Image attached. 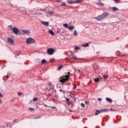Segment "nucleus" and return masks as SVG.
I'll list each match as a JSON object with an SVG mask.
<instances>
[{"label": "nucleus", "mask_w": 128, "mask_h": 128, "mask_svg": "<svg viewBox=\"0 0 128 128\" xmlns=\"http://www.w3.org/2000/svg\"><path fill=\"white\" fill-rule=\"evenodd\" d=\"M63 26H64V28H68V24H63Z\"/></svg>", "instance_id": "dca6fc26"}, {"label": "nucleus", "mask_w": 128, "mask_h": 128, "mask_svg": "<svg viewBox=\"0 0 128 128\" xmlns=\"http://www.w3.org/2000/svg\"><path fill=\"white\" fill-rule=\"evenodd\" d=\"M41 24L46 26H48V24H50L49 22H46L44 21L41 22Z\"/></svg>", "instance_id": "6e6552de"}, {"label": "nucleus", "mask_w": 128, "mask_h": 128, "mask_svg": "<svg viewBox=\"0 0 128 128\" xmlns=\"http://www.w3.org/2000/svg\"><path fill=\"white\" fill-rule=\"evenodd\" d=\"M88 101H86V102H85V104H88Z\"/></svg>", "instance_id": "58836bf2"}, {"label": "nucleus", "mask_w": 128, "mask_h": 128, "mask_svg": "<svg viewBox=\"0 0 128 128\" xmlns=\"http://www.w3.org/2000/svg\"><path fill=\"white\" fill-rule=\"evenodd\" d=\"M48 32L50 34H51V36H54V31L52 30H49Z\"/></svg>", "instance_id": "4468645a"}, {"label": "nucleus", "mask_w": 128, "mask_h": 128, "mask_svg": "<svg viewBox=\"0 0 128 128\" xmlns=\"http://www.w3.org/2000/svg\"><path fill=\"white\" fill-rule=\"evenodd\" d=\"M46 60H42V64H46Z\"/></svg>", "instance_id": "5701e85b"}, {"label": "nucleus", "mask_w": 128, "mask_h": 128, "mask_svg": "<svg viewBox=\"0 0 128 128\" xmlns=\"http://www.w3.org/2000/svg\"><path fill=\"white\" fill-rule=\"evenodd\" d=\"M72 58H74V60H78V58H76V55L74 54H72Z\"/></svg>", "instance_id": "6ab92c4d"}, {"label": "nucleus", "mask_w": 128, "mask_h": 128, "mask_svg": "<svg viewBox=\"0 0 128 128\" xmlns=\"http://www.w3.org/2000/svg\"><path fill=\"white\" fill-rule=\"evenodd\" d=\"M62 65H61L59 66V68H58V70H62Z\"/></svg>", "instance_id": "a878e982"}, {"label": "nucleus", "mask_w": 128, "mask_h": 128, "mask_svg": "<svg viewBox=\"0 0 128 128\" xmlns=\"http://www.w3.org/2000/svg\"><path fill=\"white\" fill-rule=\"evenodd\" d=\"M62 6H66V4L64 2H62Z\"/></svg>", "instance_id": "7c9ffc66"}, {"label": "nucleus", "mask_w": 128, "mask_h": 128, "mask_svg": "<svg viewBox=\"0 0 128 128\" xmlns=\"http://www.w3.org/2000/svg\"><path fill=\"white\" fill-rule=\"evenodd\" d=\"M74 26H69L68 27V30H74Z\"/></svg>", "instance_id": "ddd939ff"}, {"label": "nucleus", "mask_w": 128, "mask_h": 128, "mask_svg": "<svg viewBox=\"0 0 128 128\" xmlns=\"http://www.w3.org/2000/svg\"><path fill=\"white\" fill-rule=\"evenodd\" d=\"M48 96H50V94H48Z\"/></svg>", "instance_id": "864d4df0"}, {"label": "nucleus", "mask_w": 128, "mask_h": 128, "mask_svg": "<svg viewBox=\"0 0 128 128\" xmlns=\"http://www.w3.org/2000/svg\"><path fill=\"white\" fill-rule=\"evenodd\" d=\"M98 112H95V116H98Z\"/></svg>", "instance_id": "79ce46f5"}, {"label": "nucleus", "mask_w": 128, "mask_h": 128, "mask_svg": "<svg viewBox=\"0 0 128 128\" xmlns=\"http://www.w3.org/2000/svg\"><path fill=\"white\" fill-rule=\"evenodd\" d=\"M3 96H2V94H0V98H3Z\"/></svg>", "instance_id": "37998d69"}, {"label": "nucleus", "mask_w": 128, "mask_h": 128, "mask_svg": "<svg viewBox=\"0 0 128 128\" xmlns=\"http://www.w3.org/2000/svg\"><path fill=\"white\" fill-rule=\"evenodd\" d=\"M70 110V112H72V110Z\"/></svg>", "instance_id": "3c124183"}, {"label": "nucleus", "mask_w": 128, "mask_h": 128, "mask_svg": "<svg viewBox=\"0 0 128 128\" xmlns=\"http://www.w3.org/2000/svg\"><path fill=\"white\" fill-rule=\"evenodd\" d=\"M108 16V12L104 13L103 14L95 18V20H104V18H106Z\"/></svg>", "instance_id": "f03ea898"}, {"label": "nucleus", "mask_w": 128, "mask_h": 128, "mask_svg": "<svg viewBox=\"0 0 128 128\" xmlns=\"http://www.w3.org/2000/svg\"><path fill=\"white\" fill-rule=\"evenodd\" d=\"M54 58H52V59L50 60L51 62H54Z\"/></svg>", "instance_id": "e433bc0d"}, {"label": "nucleus", "mask_w": 128, "mask_h": 128, "mask_svg": "<svg viewBox=\"0 0 128 128\" xmlns=\"http://www.w3.org/2000/svg\"><path fill=\"white\" fill-rule=\"evenodd\" d=\"M74 102H76V98H74Z\"/></svg>", "instance_id": "8fccbe9b"}, {"label": "nucleus", "mask_w": 128, "mask_h": 128, "mask_svg": "<svg viewBox=\"0 0 128 128\" xmlns=\"http://www.w3.org/2000/svg\"><path fill=\"white\" fill-rule=\"evenodd\" d=\"M49 14H50V16H52V14H54V12H49Z\"/></svg>", "instance_id": "473e14b6"}, {"label": "nucleus", "mask_w": 128, "mask_h": 128, "mask_svg": "<svg viewBox=\"0 0 128 128\" xmlns=\"http://www.w3.org/2000/svg\"><path fill=\"white\" fill-rule=\"evenodd\" d=\"M96 112H98V114H101V112H102V110H96Z\"/></svg>", "instance_id": "cd10ccee"}, {"label": "nucleus", "mask_w": 128, "mask_h": 128, "mask_svg": "<svg viewBox=\"0 0 128 128\" xmlns=\"http://www.w3.org/2000/svg\"><path fill=\"white\" fill-rule=\"evenodd\" d=\"M104 78H108V75H103Z\"/></svg>", "instance_id": "b1692460"}, {"label": "nucleus", "mask_w": 128, "mask_h": 128, "mask_svg": "<svg viewBox=\"0 0 128 128\" xmlns=\"http://www.w3.org/2000/svg\"><path fill=\"white\" fill-rule=\"evenodd\" d=\"M26 44H34V40L32 38H28L26 40Z\"/></svg>", "instance_id": "7ed1b4c3"}, {"label": "nucleus", "mask_w": 128, "mask_h": 128, "mask_svg": "<svg viewBox=\"0 0 128 128\" xmlns=\"http://www.w3.org/2000/svg\"><path fill=\"white\" fill-rule=\"evenodd\" d=\"M78 33L76 30H74V36H78Z\"/></svg>", "instance_id": "412c9836"}, {"label": "nucleus", "mask_w": 128, "mask_h": 128, "mask_svg": "<svg viewBox=\"0 0 128 128\" xmlns=\"http://www.w3.org/2000/svg\"><path fill=\"white\" fill-rule=\"evenodd\" d=\"M2 100L0 98V104H2Z\"/></svg>", "instance_id": "de8ad7c7"}, {"label": "nucleus", "mask_w": 128, "mask_h": 128, "mask_svg": "<svg viewBox=\"0 0 128 128\" xmlns=\"http://www.w3.org/2000/svg\"><path fill=\"white\" fill-rule=\"evenodd\" d=\"M72 2H72V1H70V2H69V4H74V3H72Z\"/></svg>", "instance_id": "a18cd8bd"}, {"label": "nucleus", "mask_w": 128, "mask_h": 128, "mask_svg": "<svg viewBox=\"0 0 128 128\" xmlns=\"http://www.w3.org/2000/svg\"><path fill=\"white\" fill-rule=\"evenodd\" d=\"M70 72H68V74L66 75H65L64 76H62V78H60V82H62V84L66 82L70 78Z\"/></svg>", "instance_id": "f257e3e1"}, {"label": "nucleus", "mask_w": 128, "mask_h": 128, "mask_svg": "<svg viewBox=\"0 0 128 128\" xmlns=\"http://www.w3.org/2000/svg\"><path fill=\"white\" fill-rule=\"evenodd\" d=\"M30 110H31V112H34V108H29Z\"/></svg>", "instance_id": "c756f323"}, {"label": "nucleus", "mask_w": 128, "mask_h": 128, "mask_svg": "<svg viewBox=\"0 0 128 128\" xmlns=\"http://www.w3.org/2000/svg\"><path fill=\"white\" fill-rule=\"evenodd\" d=\"M114 0L115 2H116V4H118L120 0Z\"/></svg>", "instance_id": "c85d7f7f"}, {"label": "nucleus", "mask_w": 128, "mask_h": 128, "mask_svg": "<svg viewBox=\"0 0 128 128\" xmlns=\"http://www.w3.org/2000/svg\"><path fill=\"white\" fill-rule=\"evenodd\" d=\"M82 48H86V47L90 46V44H82Z\"/></svg>", "instance_id": "2eb2a0df"}, {"label": "nucleus", "mask_w": 128, "mask_h": 128, "mask_svg": "<svg viewBox=\"0 0 128 128\" xmlns=\"http://www.w3.org/2000/svg\"><path fill=\"white\" fill-rule=\"evenodd\" d=\"M81 106H82V108H84V104H81Z\"/></svg>", "instance_id": "c9c22d12"}, {"label": "nucleus", "mask_w": 128, "mask_h": 128, "mask_svg": "<svg viewBox=\"0 0 128 128\" xmlns=\"http://www.w3.org/2000/svg\"><path fill=\"white\" fill-rule=\"evenodd\" d=\"M84 0H76L74 1V2H71V4H80V2H82Z\"/></svg>", "instance_id": "1a4fd4ad"}, {"label": "nucleus", "mask_w": 128, "mask_h": 128, "mask_svg": "<svg viewBox=\"0 0 128 128\" xmlns=\"http://www.w3.org/2000/svg\"><path fill=\"white\" fill-rule=\"evenodd\" d=\"M94 81L95 82H100V78H96L94 79Z\"/></svg>", "instance_id": "aec40b11"}, {"label": "nucleus", "mask_w": 128, "mask_h": 128, "mask_svg": "<svg viewBox=\"0 0 128 128\" xmlns=\"http://www.w3.org/2000/svg\"><path fill=\"white\" fill-rule=\"evenodd\" d=\"M74 50H80V48L78 46L74 48Z\"/></svg>", "instance_id": "4be33fe9"}, {"label": "nucleus", "mask_w": 128, "mask_h": 128, "mask_svg": "<svg viewBox=\"0 0 128 128\" xmlns=\"http://www.w3.org/2000/svg\"><path fill=\"white\" fill-rule=\"evenodd\" d=\"M13 34H18V32H20V30L16 28V27H14L12 28Z\"/></svg>", "instance_id": "39448f33"}, {"label": "nucleus", "mask_w": 128, "mask_h": 128, "mask_svg": "<svg viewBox=\"0 0 128 128\" xmlns=\"http://www.w3.org/2000/svg\"><path fill=\"white\" fill-rule=\"evenodd\" d=\"M22 34H30V32L28 30H22Z\"/></svg>", "instance_id": "423d86ee"}, {"label": "nucleus", "mask_w": 128, "mask_h": 128, "mask_svg": "<svg viewBox=\"0 0 128 128\" xmlns=\"http://www.w3.org/2000/svg\"><path fill=\"white\" fill-rule=\"evenodd\" d=\"M66 104H68V106H70V104H72V102H70L69 98H66Z\"/></svg>", "instance_id": "9d476101"}, {"label": "nucleus", "mask_w": 128, "mask_h": 128, "mask_svg": "<svg viewBox=\"0 0 128 128\" xmlns=\"http://www.w3.org/2000/svg\"><path fill=\"white\" fill-rule=\"evenodd\" d=\"M54 108H56V107H54H54H52Z\"/></svg>", "instance_id": "603ef678"}, {"label": "nucleus", "mask_w": 128, "mask_h": 128, "mask_svg": "<svg viewBox=\"0 0 128 128\" xmlns=\"http://www.w3.org/2000/svg\"><path fill=\"white\" fill-rule=\"evenodd\" d=\"M106 100L108 102H110V104H112V98H106Z\"/></svg>", "instance_id": "9b49d317"}, {"label": "nucleus", "mask_w": 128, "mask_h": 128, "mask_svg": "<svg viewBox=\"0 0 128 128\" xmlns=\"http://www.w3.org/2000/svg\"><path fill=\"white\" fill-rule=\"evenodd\" d=\"M102 112H108V109L104 108V109H101Z\"/></svg>", "instance_id": "f3484780"}, {"label": "nucleus", "mask_w": 128, "mask_h": 128, "mask_svg": "<svg viewBox=\"0 0 128 128\" xmlns=\"http://www.w3.org/2000/svg\"><path fill=\"white\" fill-rule=\"evenodd\" d=\"M14 40H12V38H8V43L10 44H14Z\"/></svg>", "instance_id": "0eeeda50"}, {"label": "nucleus", "mask_w": 128, "mask_h": 128, "mask_svg": "<svg viewBox=\"0 0 128 128\" xmlns=\"http://www.w3.org/2000/svg\"><path fill=\"white\" fill-rule=\"evenodd\" d=\"M57 32H58V34H60V28H58L57 29Z\"/></svg>", "instance_id": "393cba45"}, {"label": "nucleus", "mask_w": 128, "mask_h": 128, "mask_svg": "<svg viewBox=\"0 0 128 128\" xmlns=\"http://www.w3.org/2000/svg\"><path fill=\"white\" fill-rule=\"evenodd\" d=\"M38 118V117H37V118Z\"/></svg>", "instance_id": "09e8293b"}, {"label": "nucleus", "mask_w": 128, "mask_h": 128, "mask_svg": "<svg viewBox=\"0 0 128 128\" xmlns=\"http://www.w3.org/2000/svg\"><path fill=\"white\" fill-rule=\"evenodd\" d=\"M6 78H10V76H9L8 75H7V76H6Z\"/></svg>", "instance_id": "49530a36"}, {"label": "nucleus", "mask_w": 128, "mask_h": 128, "mask_svg": "<svg viewBox=\"0 0 128 128\" xmlns=\"http://www.w3.org/2000/svg\"><path fill=\"white\" fill-rule=\"evenodd\" d=\"M96 4H98V6H104V4L102 2H98L96 3Z\"/></svg>", "instance_id": "f8f14e48"}, {"label": "nucleus", "mask_w": 128, "mask_h": 128, "mask_svg": "<svg viewBox=\"0 0 128 128\" xmlns=\"http://www.w3.org/2000/svg\"><path fill=\"white\" fill-rule=\"evenodd\" d=\"M126 56V54H121V56Z\"/></svg>", "instance_id": "c03bdc74"}, {"label": "nucleus", "mask_w": 128, "mask_h": 128, "mask_svg": "<svg viewBox=\"0 0 128 128\" xmlns=\"http://www.w3.org/2000/svg\"><path fill=\"white\" fill-rule=\"evenodd\" d=\"M8 28H10L12 29V26L10 25V26H8Z\"/></svg>", "instance_id": "f704fd0d"}, {"label": "nucleus", "mask_w": 128, "mask_h": 128, "mask_svg": "<svg viewBox=\"0 0 128 128\" xmlns=\"http://www.w3.org/2000/svg\"><path fill=\"white\" fill-rule=\"evenodd\" d=\"M74 90H76V86L74 85L73 88Z\"/></svg>", "instance_id": "4c0bfd02"}, {"label": "nucleus", "mask_w": 128, "mask_h": 128, "mask_svg": "<svg viewBox=\"0 0 128 128\" xmlns=\"http://www.w3.org/2000/svg\"><path fill=\"white\" fill-rule=\"evenodd\" d=\"M18 122V120L15 119V120L13 121V122Z\"/></svg>", "instance_id": "ea45409f"}, {"label": "nucleus", "mask_w": 128, "mask_h": 128, "mask_svg": "<svg viewBox=\"0 0 128 128\" xmlns=\"http://www.w3.org/2000/svg\"><path fill=\"white\" fill-rule=\"evenodd\" d=\"M48 85L50 86H52V82H50L48 83Z\"/></svg>", "instance_id": "72a5a7b5"}, {"label": "nucleus", "mask_w": 128, "mask_h": 128, "mask_svg": "<svg viewBox=\"0 0 128 128\" xmlns=\"http://www.w3.org/2000/svg\"><path fill=\"white\" fill-rule=\"evenodd\" d=\"M98 102H100L102 100V98H98Z\"/></svg>", "instance_id": "a19ab883"}, {"label": "nucleus", "mask_w": 128, "mask_h": 128, "mask_svg": "<svg viewBox=\"0 0 128 128\" xmlns=\"http://www.w3.org/2000/svg\"><path fill=\"white\" fill-rule=\"evenodd\" d=\"M36 100H38V98H33V102H36Z\"/></svg>", "instance_id": "2f4dec72"}, {"label": "nucleus", "mask_w": 128, "mask_h": 128, "mask_svg": "<svg viewBox=\"0 0 128 128\" xmlns=\"http://www.w3.org/2000/svg\"><path fill=\"white\" fill-rule=\"evenodd\" d=\"M54 49L50 48H48L47 50V54H49L50 56H52V54H54Z\"/></svg>", "instance_id": "20e7f679"}, {"label": "nucleus", "mask_w": 128, "mask_h": 128, "mask_svg": "<svg viewBox=\"0 0 128 128\" xmlns=\"http://www.w3.org/2000/svg\"><path fill=\"white\" fill-rule=\"evenodd\" d=\"M22 94H24V93L20 92L18 93V96H22Z\"/></svg>", "instance_id": "bb28decb"}, {"label": "nucleus", "mask_w": 128, "mask_h": 128, "mask_svg": "<svg viewBox=\"0 0 128 128\" xmlns=\"http://www.w3.org/2000/svg\"><path fill=\"white\" fill-rule=\"evenodd\" d=\"M112 10L114 12H116V10H118V8L116 7H113Z\"/></svg>", "instance_id": "a211bd4d"}]
</instances>
